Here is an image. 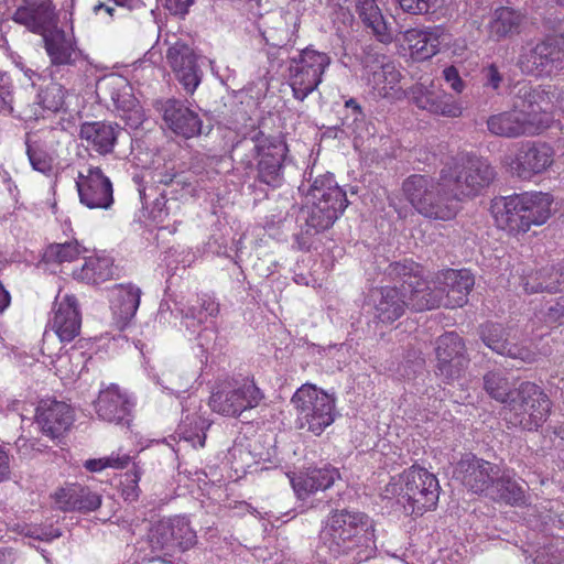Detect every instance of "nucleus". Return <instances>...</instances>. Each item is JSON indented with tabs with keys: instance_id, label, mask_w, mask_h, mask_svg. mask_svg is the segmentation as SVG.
Listing matches in <instances>:
<instances>
[{
	"instance_id": "obj_1",
	"label": "nucleus",
	"mask_w": 564,
	"mask_h": 564,
	"mask_svg": "<svg viewBox=\"0 0 564 564\" xmlns=\"http://www.w3.org/2000/svg\"><path fill=\"white\" fill-rule=\"evenodd\" d=\"M494 167L476 155L459 154L440 171V177L413 174L404 180L406 200L423 217L451 220L458 213V202L478 195L495 178Z\"/></svg>"
},
{
	"instance_id": "obj_2",
	"label": "nucleus",
	"mask_w": 564,
	"mask_h": 564,
	"mask_svg": "<svg viewBox=\"0 0 564 564\" xmlns=\"http://www.w3.org/2000/svg\"><path fill=\"white\" fill-rule=\"evenodd\" d=\"M307 196L312 200L305 223L307 235L329 229L349 204L346 192L337 185L332 174L316 177L310 185Z\"/></svg>"
},
{
	"instance_id": "obj_3",
	"label": "nucleus",
	"mask_w": 564,
	"mask_h": 564,
	"mask_svg": "<svg viewBox=\"0 0 564 564\" xmlns=\"http://www.w3.org/2000/svg\"><path fill=\"white\" fill-rule=\"evenodd\" d=\"M249 150L257 160L254 181L270 188H278L284 182V160L288 153L285 142L279 137L256 131L250 138L236 144L235 151Z\"/></svg>"
},
{
	"instance_id": "obj_4",
	"label": "nucleus",
	"mask_w": 564,
	"mask_h": 564,
	"mask_svg": "<svg viewBox=\"0 0 564 564\" xmlns=\"http://www.w3.org/2000/svg\"><path fill=\"white\" fill-rule=\"evenodd\" d=\"M549 397L535 383L524 381L518 386V392L507 406L503 419L512 426L527 431L538 430L549 415Z\"/></svg>"
},
{
	"instance_id": "obj_5",
	"label": "nucleus",
	"mask_w": 564,
	"mask_h": 564,
	"mask_svg": "<svg viewBox=\"0 0 564 564\" xmlns=\"http://www.w3.org/2000/svg\"><path fill=\"white\" fill-rule=\"evenodd\" d=\"M517 66L522 74L549 78L564 69V42L555 36L528 41L521 46Z\"/></svg>"
},
{
	"instance_id": "obj_6",
	"label": "nucleus",
	"mask_w": 564,
	"mask_h": 564,
	"mask_svg": "<svg viewBox=\"0 0 564 564\" xmlns=\"http://www.w3.org/2000/svg\"><path fill=\"white\" fill-rule=\"evenodd\" d=\"M387 275L395 283H401L406 294V307L415 312L434 310L442 305V292L437 285L431 286L420 275V269L413 261L393 262L386 270Z\"/></svg>"
},
{
	"instance_id": "obj_7",
	"label": "nucleus",
	"mask_w": 564,
	"mask_h": 564,
	"mask_svg": "<svg viewBox=\"0 0 564 564\" xmlns=\"http://www.w3.org/2000/svg\"><path fill=\"white\" fill-rule=\"evenodd\" d=\"M300 429H307L315 435L335 420V399L313 384H303L292 397Z\"/></svg>"
},
{
	"instance_id": "obj_8",
	"label": "nucleus",
	"mask_w": 564,
	"mask_h": 564,
	"mask_svg": "<svg viewBox=\"0 0 564 564\" xmlns=\"http://www.w3.org/2000/svg\"><path fill=\"white\" fill-rule=\"evenodd\" d=\"M330 64L327 53L308 46L289 59L288 80L293 97L303 101L322 83L323 74Z\"/></svg>"
},
{
	"instance_id": "obj_9",
	"label": "nucleus",
	"mask_w": 564,
	"mask_h": 564,
	"mask_svg": "<svg viewBox=\"0 0 564 564\" xmlns=\"http://www.w3.org/2000/svg\"><path fill=\"white\" fill-rule=\"evenodd\" d=\"M333 529L336 530L356 553L354 563H361L375 554L373 529L369 517L362 512L335 510L327 518Z\"/></svg>"
},
{
	"instance_id": "obj_10",
	"label": "nucleus",
	"mask_w": 564,
	"mask_h": 564,
	"mask_svg": "<svg viewBox=\"0 0 564 564\" xmlns=\"http://www.w3.org/2000/svg\"><path fill=\"white\" fill-rule=\"evenodd\" d=\"M400 482L399 501L411 506L412 513L421 516L436 506L438 480L425 468L410 467L400 475Z\"/></svg>"
},
{
	"instance_id": "obj_11",
	"label": "nucleus",
	"mask_w": 564,
	"mask_h": 564,
	"mask_svg": "<svg viewBox=\"0 0 564 564\" xmlns=\"http://www.w3.org/2000/svg\"><path fill=\"white\" fill-rule=\"evenodd\" d=\"M164 43L169 46L165 54L169 66L186 93L193 94L203 77V70L197 63L198 56L188 40L176 34L166 35Z\"/></svg>"
},
{
	"instance_id": "obj_12",
	"label": "nucleus",
	"mask_w": 564,
	"mask_h": 564,
	"mask_svg": "<svg viewBox=\"0 0 564 564\" xmlns=\"http://www.w3.org/2000/svg\"><path fill=\"white\" fill-rule=\"evenodd\" d=\"M263 394L253 381L245 380L238 386L224 384L213 392L209 406L225 416H238L248 409L256 408Z\"/></svg>"
},
{
	"instance_id": "obj_13",
	"label": "nucleus",
	"mask_w": 564,
	"mask_h": 564,
	"mask_svg": "<svg viewBox=\"0 0 564 564\" xmlns=\"http://www.w3.org/2000/svg\"><path fill=\"white\" fill-rule=\"evenodd\" d=\"M555 91L551 86H533L530 82H518L511 91V108L530 121V124L540 127V115L549 110L553 104Z\"/></svg>"
},
{
	"instance_id": "obj_14",
	"label": "nucleus",
	"mask_w": 564,
	"mask_h": 564,
	"mask_svg": "<svg viewBox=\"0 0 564 564\" xmlns=\"http://www.w3.org/2000/svg\"><path fill=\"white\" fill-rule=\"evenodd\" d=\"M500 468L499 465L469 453L457 462L454 475L469 491L488 495Z\"/></svg>"
},
{
	"instance_id": "obj_15",
	"label": "nucleus",
	"mask_w": 564,
	"mask_h": 564,
	"mask_svg": "<svg viewBox=\"0 0 564 564\" xmlns=\"http://www.w3.org/2000/svg\"><path fill=\"white\" fill-rule=\"evenodd\" d=\"M482 343L494 352L527 364L536 361L538 354L530 347L509 340V332L501 324L487 322L479 326Z\"/></svg>"
},
{
	"instance_id": "obj_16",
	"label": "nucleus",
	"mask_w": 564,
	"mask_h": 564,
	"mask_svg": "<svg viewBox=\"0 0 564 564\" xmlns=\"http://www.w3.org/2000/svg\"><path fill=\"white\" fill-rule=\"evenodd\" d=\"M75 420L73 409L63 401L42 400L36 408L35 421L46 437L59 441Z\"/></svg>"
},
{
	"instance_id": "obj_17",
	"label": "nucleus",
	"mask_w": 564,
	"mask_h": 564,
	"mask_svg": "<svg viewBox=\"0 0 564 564\" xmlns=\"http://www.w3.org/2000/svg\"><path fill=\"white\" fill-rule=\"evenodd\" d=\"M76 186L80 203L88 208L108 209L113 203L112 184L99 167H89L87 174L79 172Z\"/></svg>"
},
{
	"instance_id": "obj_18",
	"label": "nucleus",
	"mask_w": 564,
	"mask_h": 564,
	"mask_svg": "<svg viewBox=\"0 0 564 564\" xmlns=\"http://www.w3.org/2000/svg\"><path fill=\"white\" fill-rule=\"evenodd\" d=\"M13 20L42 36L57 28V17L52 0H22Z\"/></svg>"
},
{
	"instance_id": "obj_19",
	"label": "nucleus",
	"mask_w": 564,
	"mask_h": 564,
	"mask_svg": "<svg viewBox=\"0 0 564 564\" xmlns=\"http://www.w3.org/2000/svg\"><path fill=\"white\" fill-rule=\"evenodd\" d=\"M554 151L552 147L543 142H525L518 150L513 162L512 172L522 180L544 172L553 163Z\"/></svg>"
},
{
	"instance_id": "obj_20",
	"label": "nucleus",
	"mask_w": 564,
	"mask_h": 564,
	"mask_svg": "<svg viewBox=\"0 0 564 564\" xmlns=\"http://www.w3.org/2000/svg\"><path fill=\"white\" fill-rule=\"evenodd\" d=\"M474 283V276L468 270L449 269L440 274L437 290L442 292V305L449 308L464 306Z\"/></svg>"
},
{
	"instance_id": "obj_21",
	"label": "nucleus",
	"mask_w": 564,
	"mask_h": 564,
	"mask_svg": "<svg viewBox=\"0 0 564 564\" xmlns=\"http://www.w3.org/2000/svg\"><path fill=\"white\" fill-rule=\"evenodd\" d=\"M132 405L128 394L112 383L99 392L95 409L104 421L129 425Z\"/></svg>"
},
{
	"instance_id": "obj_22",
	"label": "nucleus",
	"mask_w": 564,
	"mask_h": 564,
	"mask_svg": "<svg viewBox=\"0 0 564 564\" xmlns=\"http://www.w3.org/2000/svg\"><path fill=\"white\" fill-rule=\"evenodd\" d=\"M55 507L64 512L88 513L101 506V496L86 486L69 484L53 495Z\"/></svg>"
},
{
	"instance_id": "obj_23",
	"label": "nucleus",
	"mask_w": 564,
	"mask_h": 564,
	"mask_svg": "<svg viewBox=\"0 0 564 564\" xmlns=\"http://www.w3.org/2000/svg\"><path fill=\"white\" fill-rule=\"evenodd\" d=\"M82 317L74 295L56 296L52 327L62 341H72L79 335Z\"/></svg>"
},
{
	"instance_id": "obj_24",
	"label": "nucleus",
	"mask_w": 564,
	"mask_h": 564,
	"mask_svg": "<svg viewBox=\"0 0 564 564\" xmlns=\"http://www.w3.org/2000/svg\"><path fill=\"white\" fill-rule=\"evenodd\" d=\"M99 94L105 100H110L117 111H121L122 118L139 119L141 107L133 96L132 87L121 77H110L104 79L98 86Z\"/></svg>"
},
{
	"instance_id": "obj_25",
	"label": "nucleus",
	"mask_w": 564,
	"mask_h": 564,
	"mask_svg": "<svg viewBox=\"0 0 564 564\" xmlns=\"http://www.w3.org/2000/svg\"><path fill=\"white\" fill-rule=\"evenodd\" d=\"M163 119L169 128L186 139L202 132V120L198 115L182 101L167 99L163 107Z\"/></svg>"
},
{
	"instance_id": "obj_26",
	"label": "nucleus",
	"mask_w": 564,
	"mask_h": 564,
	"mask_svg": "<svg viewBox=\"0 0 564 564\" xmlns=\"http://www.w3.org/2000/svg\"><path fill=\"white\" fill-rule=\"evenodd\" d=\"M406 294L400 286H382L371 293L375 306V316L384 324H391L399 319L406 307Z\"/></svg>"
},
{
	"instance_id": "obj_27",
	"label": "nucleus",
	"mask_w": 564,
	"mask_h": 564,
	"mask_svg": "<svg viewBox=\"0 0 564 564\" xmlns=\"http://www.w3.org/2000/svg\"><path fill=\"white\" fill-rule=\"evenodd\" d=\"M123 132V129L117 123L95 121L83 123L79 137L94 151L101 155H107L113 151L117 140Z\"/></svg>"
},
{
	"instance_id": "obj_28",
	"label": "nucleus",
	"mask_w": 564,
	"mask_h": 564,
	"mask_svg": "<svg viewBox=\"0 0 564 564\" xmlns=\"http://www.w3.org/2000/svg\"><path fill=\"white\" fill-rule=\"evenodd\" d=\"M487 128L491 134L508 139L532 135L541 129V127L530 124L529 120L522 118L512 108L508 111L491 115L487 119Z\"/></svg>"
},
{
	"instance_id": "obj_29",
	"label": "nucleus",
	"mask_w": 564,
	"mask_h": 564,
	"mask_svg": "<svg viewBox=\"0 0 564 564\" xmlns=\"http://www.w3.org/2000/svg\"><path fill=\"white\" fill-rule=\"evenodd\" d=\"M522 207L519 194L495 200L491 210L497 226L511 234L527 232Z\"/></svg>"
},
{
	"instance_id": "obj_30",
	"label": "nucleus",
	"mask_w": 564,
	"mask_h": 564,
	"mask_svg": "<svg viewBox=\"0 0 564 564\" xmlns=\"http://www.w3.org/2000/svg\"><path fill=\"white\" fill-rule=\"evenodd\" d=\"M521 284L529 294L564 291V260L556 265H547L521 278Z\"/></svg>"
},
{
	"instance_id": "obj_31",
	"label": "nucleus",
	"mask_w": 564,
	"mask_h": 564,
	"mask_svg": "<svg viewBox=\"0 0 564 564\" xmlns=\"http://www.w3.org/2000/svg\"><path fill=\"white\" fill-rule=\"evenodd\" d=\"M339 478L340 474L337 468L325 466L323 468L310 469L307 473L292 478L291 482L297 497L305 499L311 494L328 489Z\"/></svg>"
},
{
	"instance_id": "obj_32",
	"label": "nucleus",
	"mask_w": 564,
	"mask_h": 564,
	"mask_svg": "<svg viewBox=\"0 0 564 564\" xmlns=\"http://www.w3.org/2000/svg\"><path fill=\"white\" fill-rule=\"evenodd\" d=\"M414 102L419 108L435 115L451 118L462 115L460 105L452 95L441 89L420 87L415 91Z\"/></svg>"
},
{
	"instance_id": "obj_33",
	"label": "nucleus",
	"mask_w": 564,
	"mask_h": 564,
	"mask_svg": "<svg viewBox=\"0 0 564 564\" xmlns=\"http://www.w3.org/2000/svg\"><path fill=\"white\" fill-rule=\"evenodd\" d=\"M525 20L521 10L511 7L497 8L488 23V34L494 41L510 39L520 34Z\"/></svg>"
},
{
	"instance_id": "obj_34",
	"label": "nucleus",
	"mask_w": 564,
	"mask_h": 564,
	"mask_svg": "<svg viewBox=\"0 0 564 564\" xmlns=\"http://www.w3.org/2000/svg\"><path fill=\"white\" fill-rule=\"evenodd\" d=\"M356 11L359 19L372 35L382 44H390L393 41V32L384 19L377 0H358Z\"/></svg>"
},
{
	"instance_id": "obj_35",
	"label": "nucleus",
	"mask_w": 564,
	"mask_h": 564,
	"mask_svg": "<svg viewBox=\"0 0 564 564\" xmlns=\"http://www.w3.org/2000/svg\"><path fill=\"white\" fill-rule=\"evenodd\" d=\"M441 34L440 28L411 29L405 31L404 41L411 50V55L416 59L424 61L438 53Z\"/></svg>"
},
{
	"instance_id": "obj_36",
	"label": "nucleus",
	"mask_w": 564,
	"mask_h": 564,
	"mask_svg": "<svg viewBox=\"0 0 564 564\" xmlns=\"http://www.w3.org/2000/svg\"><path fill=\"white\" fill-rule=\"evenodd\" d=\"M113 291L115 297L112 300L111 308L117 318L118 326L120 328H124L138 311L141 290L132 284H120L117 285Z\"/></svg>"
},
{
	"instance_id": "obj_37",
	"label": "nucleus",
	"mask_w": 564,
	"mask_h": 564,
	"mask_svg": "<svg viewBox=\"0 0 564 564\" xmlns=\"http://www.w3.org/2000/svg\"><path fill=\"white\" fill-rule=\"evenodd\" d=\"M356 551L333 527L325 521L318 534L317 554L324 560L354 555Z\"/></svg>"
},
{
	"instance_id": "obj_38",
	"label": "nucleus",
	"mask_w": 564,
	"mask_h": 564,
	"mask_svg": "<svg viewBox=\"0 0 564 564\" xmlns=\"http://www.w3.org/2000/svg\"><path fill=\"white\" fill-rule=\"evenodd\" d=\"M528 230L532 225H542L551 216L552 196L547 193L519 194Z\"/></svg>"
},
{
	"instance_id": "obj_39",
	"label": "nucleus",
	"mask_w": 564,
	"mask_h": 564,
	"mask_svg": "<svg viewBox=\"0 0 564 564\" xmlns=\"http://www.w3.org/2000/svg\"><path fill=\"white\" fill-rule=\"evenodd\" d=\"M482 389L495 401L507 406L518 392L517 382L501 370H490L482 377Z\"/></svg>"
},
{
	"instance_id": "obj_40",
	"label": "nucleus",
	"mask_w": 564,
	"mask_h": 564,
	"mask_svg": "<svg viewBox=\"0 0 564 564\" xmlns=\"http://www.w3.org/2000/svg\"><path fill=\"white\" fill-rule=\"evenodd\" d=\"M487 496L511 506H520L525 502L523 488L502 468H500L498 477Z\"/></svg>"
},
{
	"instance_id": "obj_41",
	"label": "nucleus",
	"mask_w": 564,
	"mask_h": 564,
	"mask_svg": "<svg viewBox=\"0 0 564 564\" xmlns=\"http://www.w3.org/2000/svg\"><path fill=\"white\" fill-rule=\"evenodd\" d=\"M113 260L107 256L88 257L80 270L75 271L74 275L78 280L91 284H99L108 281L115 275Z\"/></svg>"
},
{
	"instance_id": "obj_42",
	"label": "nucleus",
	"mask_w": 564,
	"mask_h": 564,
	"mask_svg": "<svg viewBox=\"0 0 564 564\" xmlns=\"http://www.w3.org/2000/svg\"><path fill=\"white\" fill-rule=\"evenodd\" d=\"M46 52L53 65H72L75 50L63 30L56 28L43 36Z\"/></svg>"
},
{
	"instance_id": "obj_43",
	"label": "nucleus",
	"mask_w": 564,
	"mask_h": 564,
	"mask_svg": "<svg viewBox=\"0 0 564 564\" xmlns=\"http://www.w3.org/2000/svg\"><path fill=\"white\" fill-rule=\"evenodd\" d=\"M218 313L219 304L209 294H202L186 310H181L183 318L192 319L193 326L206 323L208 318L216 317Z\"/></svg>"
},
{
	"instance_id": "obj_44",
	"label": "nucleus",
	"mask_w": 564,
	"mask_h": 564,
	"mask_svg": "<svg viewBox=\"0 0 564 564\" xmlns=\"http://www.w3.org/2000/svg\"><path fill=\"white\" fill-rule=\"evenodd\" d=\"M435 355L436 361L468 356L463 338L453 332L445 333L436 339Z\"/></svg>"
},
{
	"instance_id": "obj_45",
	"label": "nucleus",
	"mask_w": 564,
	"mask_h": 564,
	"mask_svg": "<svg viewBox=\"0 0 564 564\" xmlns=\"http://www.w3.org/2000/svg\"><path fill=\"white\" fill-rule=\"evenodd\" d=\"M173 529V544L175 552H185L197 543L196 532L191 528L185 518H175L171 520Z\"/></svg>"
},
{
	"instance_id": "obj_46",
	"label": "nucleus",
	"mask_w": 564,
	"mask_h": 564,
	"mask_svg": "<svg viewBox=\"0 0 564 564\" xmlns=\"http://www.w3.org/2000/svg\"><path fill=\"white\" fill-rule=\"evenodd\" d=\"M469 365V358L456 357L454 359L437 360L435 366V375L445 382L451 383L460 379Z\"/></svg>"
},
{
	"instance_id": "obj_47",
	"label": "nucleus",
	"mask_w": 564,
	"mask_h": 564,
	"mask_svg": "<svg viewBox=\"0 0 564 564\" xmlns=\"http://www.w3.org/2000/svg\"><path fill=\"white\" fill-rule=\"evenodd\" d=\"M86 251L87 249L82 247L78 241L75 240L48 246L45 251V257L47 260L58 263L72 262Z\"/></svg>"
},
{
	"instance_id": "obj_48",
	"label": "nucleus",
	"mask_w": 564,
	"mask_h": 564,
	"mask_svg": "<svg viewBox=\"0 0 564 564\" xmlns=\"http://www.w3.org/2000/svg\"><path fill=\"white\" fill-rule=\"evenodd\" d=\"M173 529L170 521L159 522L150 533V542L153 550L164 551L165 554L175 553L173 542Z\"/></svg>"
},
{
	"instance_id": "obj_49",
	"label": "nucleus",
	"mask_w": 564,
	"mask_h": 564,
	"mask_svg": "<svg viewBox=\"0 0 564 564\" xmlns=\"http://www.w3.org/2000/svg\"><path fill=\"white\" fill-rule=\"evenodd\" d=\"M26 154L32 167L41 173H47L52 170V158L45 151L43 144L33 141L26 135L25 139Z\"/></svg>"
},
{
	"instance_id": "obj_50",
	"label": "nucleus",
	"mask_w": 564,
	"mask_h": 564,
	"mask_svg": "<svg viewBox=\"0 0 564 564\" xmlns=\"http://www.w3.org/2000/svg\"><path fill=\"white\" fill-rule=\"evenodd\" d=\"M262 36L265 43L272 48H279V51H288L286 43L290 40L291 31L282 17H279L274 21L273 26H269L262 31Z\"/></svg>"
},
{
	"instance_id": "obj_51",
	"label": "nucleus",
	"mask_w": 564,
	"mask_h": 564,
	"mask_svg": "<svg viewBox=\"0 0 564 564\" xmlns=\"http://www.w3.org/2000/svg\"><path fill=\"white\" fill-rule=\"evenodd\" d=\"M143 468L139 463H133L132 469L128 470L123 475V479L121 480V496L126 501H137L140 497L141 489L139 487V481L141 476L143 475Z\"/></svg>"
},
{
	"instance_id": "obj_52",
	"label": "nucleus",
	"mask_w": 564,
	"mask_h": 564,
	"mask_svg": "<svg viewBox=\"0 0 564 564\" xmlns=\"http://www.w3.org/2000/svg\"><path fill=\"white\" fill-rule=\"evenodd\" d=\"M37 98L44 109L56 112L64 105L65 91L61 84L51 83L39 93Z\"/></svg>"
},
{
	"instance_id": "obj_53",
	"label": "nucleus",
	"mask_w": 564,
	"mask_h": 564,
	"mask_svg": "<svg viewBox=\"0 0 564 564\" xmlns=\"http://www.w3.org/2000/svg\"><path fill=\"white\" fill-rule=\"evenodd\" d=\"M131 462V457L127 454L112 453L108 457L87 459L84 467L91 473L101 471L106 468L123 469Z\"/></svg>"
},
{
	"instance_id": "obj_54",
	"label": "nucleus",
	"mask_w": 564,
	"mask_h": 564,
	"mask_svg": "<svg viewBox=\"0 0 564 564\" xmlns=\"http://www.w3.org/2000/svg\"><path fill=\"white\" fill-rule=\"evenodd\" d=\"M400 79V73L392 63L382 64L369 79L381 90L392 89Z\"/></svg>"
},
{
	"instance_id": "obj_55",
	"label": "nucleus",
	"mask_w": 564,
	"mask_h": 564,
	"mask_svg": "<svg viewBox=\"0 0 564 564\" xmlns=\"http://www.w3.org/2000/svg\"><path fill=\"white\" fill-rule=\"evenodd\" d=\"M482 85L486 88H491L498 91L505 80V75L500 70L499 66L495 63L485 65L480 70Z\"/></svg>"
},
{
	"instance_id": "obj_56",
	"label": "nucleus",
	"mask_w": 564,
	"mask_h": 564,
	"mask_svg": "<svg viewBox=\"0 0 564 564\" xmlns=\"http://www.w3.org/2000/svg\"><path fill=\"white\" fill-rule=\"evenodd\" d=\"M12 84L6 73H0V113L10 115L13 112Z\"/></svg>"
},
{
	"instance_id": "obj_57",
	"label": "nucleus",
	"mask_w": 564,
	"mask_h": 564,
	"mask_svg": "<svg viewBox=\"0 0 564 564\" xmlns=\"http://www.w3.org/2000/svg\"><path fill=\"white\" fill-rule=\"evenodd\" d=\"M400 8L410 14H425L437 3V0H397Z\"/></svg>"
},
{
	"instance_id": "obj_58",
	"label": "nucleus",
	"mask_w": 564,
	"mask_h": 564,
	"mask_svg": "<svg viewBox=\"0 0 564 564\" xmlns=\"http://www.w3.org/2000/svg\"><path fill=\"white\" fill-rule=\"evenodd\" d=\"M156 183L163 185H172L176 183L182 187L191 185V183L186 180L183 173L175 172L173 169L164 170L156 173Z\"/></svg>"
},
{
	"instance_id": "obj_59",
	"label": "nucleus",
	"mask_w": 564,
	"mask_h": 564,
	"mask_svg": "<svg viewBox=\"0 0 564 564\" xmlns=\"http://www.w3.org/2000/svg\"><path fill=\"white\" fill-rule=\"evenodd\" d=\"M443 77L455 93L460 94L464 90L465 83L455 66L444 68Z\"/></svg>"
},
{
	"instance_id": "obj_60",
	"label": "nucleus",
	"mask_w": 564,
	"mask_h": 564,
	"mask_svg": "<svg viewBox=\"0 0 564 564\" xmlns=\"http://www.w3.org/2000/svg\"><path fill=\"white\" fill-rule=\"evenodd\" d=\"M139 0H108V2H98L94 7V11L97 13L100 10H105L110 17L113 15L116 7H132V2H138Z\"/></svg>"
},
{
	"instance_id": "obj_61",
	"label": "nucleus",
	"mask_w": 564,
	"mask_h": 564,
	"mask_svg": "<svg viewBox=\"0 0 564 564\" xmlns=\"http://www.w3.org/2000/svg\"><path fill=\"white\" fill-rule=\"evenodd\" d=\"M564 318V301L555 302L545 313V321L551 324L562 323Z\"/></svg>"
},
{
	"instance_id": "obj_62",
	"label": "nucleus",
	"mask_w": 564,
	"mask_h": 564,
	"mask_svg": "<svg viewBox=\"0 0 564 564\" xmlns=\"http://www.w3.org/2000/svg\"><path fill=\"white\" fill-rule=\"evenodd\" d=\"M194 0H165V7L172 14H185Z\"/></svg>"
},
{
	"instance_id": "obj_63",
	"label": "nucleus",
	"mask_w": 564,
	"mask_h": 564,
	"mask_svg": "<svg viewBox=\"0 0 564 564\" xmlns=\"http://www.w3.org/2000/svg\"><path fill=\"white\" fill-rule=\"evenodd\" d=\"M345 107L347 109L351 110L352 122L351 123L347 122V120H348V116H347L344 120V124H347L348 127H350L351 124L356 123L357 121H361L364 119V113H362L361 107L354 98H350L349 100H347L345 102Z\"/></svg>"
},
{
	"instance_id": "obj_64",
	"label": "nucleus",
	"mask_w": 564,
	"mask_h": 564,
	"mask_svg": "<svg viewBox=\"0 0 564 564\" xmlns=\"http://www.w3.org/2000/svg\"><path fill=\"white\" fill-rule=\"evenodd\" d=\"M532 564H564V558L556 554L539 553Z\"/></svg>"
}]
</instances>
